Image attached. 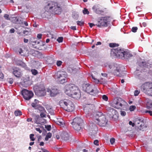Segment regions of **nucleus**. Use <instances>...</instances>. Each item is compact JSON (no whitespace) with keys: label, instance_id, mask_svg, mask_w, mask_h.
<instances>
[{"label":"nucleus","instance_id":"nucleus-43","mask_svg":"<svg viewBox=\"0 0 152 152\" xmlns=\"http://www.w3.org/2000/svg\"><path fill=\"white\" fill-rule=\"evenodd\" d=\"M102 99L105 101H107L108 100V97L106 95H104L102 96Z\"/></svg>","mask_w":152,"mask_h":152},{"label":"nucleus","instance_id":"nucleus-33","mask_svg":"<svg viewBox=\"0 0 152 152\" xmlns=\"http://www.w3.org/2000/svg\"><path fill=\"white\" fill-rule=\"evenodd\" d=\"M34 102L36 103H33L31 104V105L32 106V107L35 108H37V102H38V100H37L36 99H34Z\"/></svg>","mask_w":152,"mask_h":152},{"label":"nucleus","instance_id":"nucleus-42","mask_svg":"<svg viewBox=\"0 0 152 152\" xmlns=\"http://www.w3.org/2000/svg\"><path fill=\"white\" fill-rule=\"evenodd\" d=\"M34 135L33 134H31L30 135V138L31 140L32 141H34L35 140V139L34 138Z\"/></svg>","mask_w":152,"mask_h":152},{"label":"nucleus","instance_id":"nucleus-32","mask_svg":"<svg viewBox=\"0 0 152 152\" xmlns=\"http://www.w3.org/2000/svg\"><path fill=\"white\" fill-rule=\"evenodd\" d=\"M93 9L94 11L96 13L100 14L101 13V11L96 9V6H94L93 7Z\"/></svg>","mask_w":152,"mask_h":152},{"label":"nucleus","instance_id":"nucleus-13","mask_svg":"<svg viewBox=\"0 0 152 152\" xmlns=\"http://www.w3.org/2000/svg\"><path fill=\"white\" fill-rule=\"evenodd\" d=\"M107 17H102L98 21V23L96 24L98 27H101L102 26H107Z\"/></svg>","mask_w":152,"mask_h":152},{"label":"nucleus","instance_id":"nucleus-61","mask_svg":"<svg viewBox=\"0 0 152 152\" xmlns=\"http://www.w3.org/2000/svg\"><path fill=\"white\" fill-rule=\"evenodd\" d=\"M89 26L90 27L92 28L93 26L95 25L92 23H89Z\"/></svg>","mask_w":152,"mask_h":152},{"label":"nucleus","instance_id":"nucleus-31","mask_svg":"<svg viewBox=\"0 0 152 152\" xmlns=\"http://www.w3.org/2000/svg\"><path fill=\"white\" fill-rule=\"evenodd\" d=\"M52 136V134L51 133L49 132L47 134L45 138V140L46 141H47L49 139L51 138Z\"/></svg>","mask_w":152,"mask_h":152},{"label":"nucleus","instance_id":"nucleus-37","mask_svg":"<svg viewBox=\"0 0 152 152\" xmlns=\"http://www.w3.org/2000/svg\"><path fill=\"white\" fill-rule=\"evenodd\" d=\"M38 109L40 112H44V111H45L46 110L44 107L41 106H39L38 107Z\"/></svg>","mask_w":152,"mask_h":152},{"label":"nucleus","instance_id":"nucleus-62","mask_svg":"<svg viewBox=\"0 0 152 152\" xmlns=\"http://www.w3.org/2000/svg\"><path fill=\"white\" fill-rule=\"evenodd\" d=\"M101 75L104 77H107V75L106 73H102Z\"/></svg>","mask_w":152,"mask_h":152},{"label":"nucleus","instance_id":"nucleus-2","mask_svg":"<svg viewBox=\"0 0 152 152\" xmlns=\"http://www.w3.org/2000/svg\"><path fill=\"white\" fill-rule=\"evenodd\" d=\"M60 106L64 110L68 111H72L74 109L73 103L69 99H65L61 100L59 102Z\"/></svg>","mask_w":152,"mask_h":152},{"label":"nucleus","instance_id":"nucleus-12","mask_svg":"<svg viewBox=\"0 0 152 152\" xmlns=\"http://www.w3.org/2000/svg\"><path fill=\"white\" fill-rule=\"evenodd\" d=\"M23 98L26 100H28L33 96L34 94L31 91H28L26 89L23 90L21 92Z\"/></svg>","mask_w":152,"mask_h":152},{"label":"nucleus","instance_id":"nucleus-63","mask_svg":"<svg viewBox=\"0 0 152 152\" xmlns=\"http://www.w3.org/2000/svg\"><path fill=\"white\" fill-rule=\"evenodd\" d=\"M4 77L3 74L2 73H0V78L3 79Z\"/></svg>","mask_w":152,"mask_h":152},{"label":"nucleus","instance_id":"nucleus-27","mask_svg":"<svg viewBox=\"0 0 152 152\" xmlns=\"http://www.w3.org/2000/svg\"><path fill=\"white\" fill-rule=\"evenodd\" d=\"M31 42L33 45L39 44V42L37 39L33 38L31 39Z\"/></svg>","mask_w":152,"mask_h":152},{"label":"nucleus","instance_id":"nucleus-40","mask_svg":"<svg viewBox=\"0 0 152 152\" xmlns=\"http://www.w3.org/2000/svg\"><path fill=\"white\" fill-rule=\"evenodd\" d=\"M137 30V27H134L132 28L131 30L133 32H135Z\"/></svg>","mask_w":152,"mask_h":152},{"label":"nucleus","instance_id":"nucleus-54","mask_svg":"<svg viewBox=\"0 0 152 152\" xmlns=\"http://www.w3.org/2000/svg\"><path fill=\"white\" fill-rule=\"evenodd\" d=\"M4 17L6 19L8 20L10 19L9 18V15L8 14H5L4 15Z\"/></svg>","mask_w":152,"mask_h":152},{"label":"nucleus","instance_id":"nucleus-4","mask_svg":"<svg viewBox=\"0 0 152 152\" xmlns=\"http://www.w3.org/2000/svg\"><path fill=\"white\" fill-rule=\"evenodd\" d=\"M46 9H50L51 11L57 14H60L61 11V7L58 5L57 3L54 2H48Z\"/></svg>","mask_w":152,"mask_h":152},{"label":"nucleus","instance_id":"nucleus-47","mask_svg":"<svg viewBox=\"0 0 152 152\" xmlns=\"http://www.w3.org/2000/svg\"><path fill=\"white\" fill-rule=\"evenodd\" d=\"M140 91L137 90H135L134 92V95L135 96H137L140 93Z\"/></svg>","mask_w":152,"mask_h":152},{"label":"nucleus","instance_id":"nucleus-23","mask_svg":"<svg viewBox=\"0 0 152 152\" xmlns=\"http://www.w3.org/2000/svg\"><path fill=\"white\" fill-rule=\"evenodd\" d=\"M56 123L58 124L61 126H64L65 124L64 121L62 118H59L58 119Z\"/></svg>","mask_w":152,"mask_h":152},{"label":"nucleus","instance_id":"nucleus-16","mask_svg":"<svg viewBox=\"0 0 152 152\" xmlns=\"http://www.w3.org/2000/svg\"><path fill=\"white\" fill-rule=\"evenodd\" d=\"M47 6V3L44 9L45 11L44 12L42 13L41 15L42 17L43 18H48L49 16L50 15V12H51L50 9H46V7Z\"/></svg>","mask_w":152,"mask_h":152},{"label":"nucleus","instance_id":"nucleus-24","mask_svg":"<svg viewBox=\"0 0 152 152\" xmlns=\"http://www.w3.org/2000/svg\"><path fill=\"white\" fill-rule=\"evenodd\" d=\"M132 56V55L131 54L127 51H125L123 56V58H128Z\"/></svg>","mask_w":152,"mask_h":152},{"label":"nucleus","instance_id":"nucleus-49","mask_svg":"<svg viewBox=\"0 0 152 152\" xmlns=\"http://www.w3.org/2000/svg\"><path fill=\"white\" fill-rule=\"evenodd\" d=\"M94 143L96 145H99V141L97 140H95L94 142Z\"/></svg>","mask_w":152,"mask_h":152},{"label":"nucleus","instance_id":"nucleus-46","mask_svg":"<svg viewBox=\"0 0 152 152\" xmlns=\"http://www.w3.org/2000/svg\"><path fill=\"white\" fill-rule=\"evenodd\" d=\"M62 63V62L60 61H57L56 64L58 66H60Z\"/></svg>","mask_w":152,"mask_h":152},{"label":"nucleus","instance_id":"nucleus-39","mask_svg":"<svg viewBox=\"0 0 152 152\" xmlns=\"http://www.w3.org/2000/svg\"><path fill=\"white\" fill-rule=\"evenodd\" d=\"M63 39V38L62 37H59L57 39V41L59 43L61 42H62Z\"/></svg>","mask_w":152,"mask_h":152},{"label":"nucleus","instance_id":"nucleus-6","mask_svg":"<svg viewBox=\"0 0 152 152\" xmlns=\"http://www.w3.org/2000/svg\"><path fill=\"white\" fill-rule=\"evenodd\" d=\"M83 123V120L80 118L77 117L74 118L72 123L73 127L75 130H80Z\"/></svg>","mask_w":152,"mask_h":152},{"label":"nucleus","instance_id":"nucleus-26","mask_svg":"<svg viewBox=\"0 0 152 152\" xmlns=\"http://www.w3.org/2000/svg\"><path fill=\"white\" fill-rule=\"evenodd\" d=\"M140 65L142 67H146L148 68H149L151 67V66L149 65L148 63H147L146 62H142L140 64Z\"/></svg>","mask_w":152,"mask_h":152},{"label":"nucleus","instance_id":"nucleus-48","mask_svg":"<svg viewBox=\"0 0 152 152\" xmlns=\"http://www.w3.org/2000/svg\"><path fill=\"white\" fill-rule=\"evenodd\" d=\"M121 114L122 116H124L126 115V113L125 111L121 110Z\"/></svg>","mask_w":152,"mask_h":152},{"label":"nucleus","instance_id":"nucleus-36","mask_svg":"<svg viewBox=\"0 0 152 152\" xmlns=\"http://www.w3.org/2000/svg\"><path fill=\"white\" fill-rule=\"evenodd\" d=\"M83 12L84 14H88L89 13V11L86 8H84L83 10Z\"/></svg>","mask_w":152,"mask_h":152},{"label":"nucleus","instance_id":"nucleus-17","mask_svg":"<svg viewBox=\"0 0 152 152\" xmlns=\"http://www.w3.org/2000/svg\"><path fill=\"white\" fill-rule=\"evenodd\" d=\"M94 106L90 104H86L85 105L84 110L86 114H88L93 107Z\"/></svg>","mask_w":152,"mask_h":152},{"label":"nucleus","instance_id":"nucleus-8","mask_svg":"<svg viewBox=\"0 0 152 152\" xmlns=\"http://www.w3.org/2000/svg\"><path fill=\"white\" fill-rule=\"evenodd\" d=\"M125 52V50L124 49L118 48L113 49L112 50L111 53H113L115 54V56L123 59V57Z\"/></svg>","mask_w":152,"mask_h":152},{"label":"nucleus","instance_id":"nucleus-14","mask_svg":"<svg viewBox=\"0 0 152 152\" xmlns=\"http://www.w3.org/2000/svg\"><path fill=\"white\" fill-rule=\"evenodd\" d=\"M13 74L17 77H20L22 76V73L20 69L18 67H14L12 68Z\"/></svg>","mask_w":152,"mask_h":152},{"label":"nucleus","instance_id":"nucleus-9","mask_svg":"<svg viewBox=\"0 0 152 152\" xmlns=\"http://www.w3.org/2000/svg\"><path fill=\"white\" fill-rule=\"evenodd\" d=\"M83 89L84 91L93 96L96 95L97 93V91L93 89L92 86L89 84L84 85L83 86Z\"/></svg>","mask_w":152,"mask_h":152},{"label":"nucleus","instance_id":"nucleus-58","mask_svg":"<svg viewBox=\"0 0 152 152\" xmlns=\"http://www.w3.org/2000/svg\"><path fill=\"white\" fill-rule=\"evenodd\" d=\"M36 130L39 133H41L42 132V131L39 128H36Z\"/></svg>","mask_w":152,"mask_h":152},{"label":"nucleus","instance_id":"nucleus-7","mask_svg":"<svg viewBox=\"0 0 152 152\" xmlns=\"http://www.w3.org/2000/svg\"><path fill=\"white\" fill-rule=\"evenodd\" d=\"M109 67L113 71H114V73L115 75L120 77L122 76L121 74V67L119 65L112 64L109 65Z\"/></svg>","mask_w":152,"mask_h":152},{"label":"nucleus","instance_id":"nucleus-30","mask_svg":"<svg viewBox=\"0 0 152 152\" xmlns=\"http://www.w3.org/2000/svg\"><path fill=\"white\" fill-rule=\"evenodd\" d=\"M47 113L46 110L44 111V112H40V116L41 118H46V115Z\"/></svg>","mask_w":152,"mask_h":152},{"label":"nucleus","instance_id":"nucleus-55","mask_svg":"<svg viewBox=\"0 0 152 152\" xmlns=\"http://www.w3.org/2000/svg\"><path fill=\"white\" fill-rule=\"evenodd\" d=\"M8 82L10 84H12L13 83V79L12 78H10Z\"/></svg>","mask_w":152,"mask_h":152},{"label":"nucleus","instance_id":"nucleus-21","mask_svg":"<svg viewBox=\"0 0 152 152\" xmlns=\"http://www.w3.org/2000/svg\"><path fill=\"white\" fill-rule=\"evenodd\" d=\"M61 138L64 140H69V136L68 133L66 132H63L61 134Z\"/></svg>","mask_w":152,"mask_h":152},{"label":"nucleus","instance_id":"nucleus-1","mask_svg":"<svg viewBox=\"0 0 152 152\" xmlns=\"http://www.w3.org/2000/svg\"><path fill=\"white\" fill-rule=\"evenodd\" d=\"M64 92L67 95L76 99L80 98L81 96L80 90L72 84L66 85L65 87Z\"/></svg>","mask_w":152,"mask_h":152},{"label":"nucleus","instance_id":"nucleus-56","mask_svg":"<svg viewBox=\"0 0 152 152\" xmlns=\"http://www.w3.org/2000/svg\"><path fill=\"white\" fill-rule=\"evenodd\" d=\"M129 124L130 125H132V127L134 126V124L131 121H130L129 122Z\"/></svg>","mask_w":152,"mask_h":152},{"label":"nucleus","instance_id":"nucleus-51","mask_svg":"<svg viewBox=\"0 0 152 152\" xmlns=\"http://www.w3.org/2000/svg\"><path fill=\"white\" fill-rule=\"evenodd\" d=\"M110 141L112 144H113L115 142V139L114 138H111L110 140Z\"/></svg>","mask_w":152,"mask_h":152},{"label":"nucleus","instance_id":"nucleus-25","mask_svg":"<svg viewBox=\"0 0 152 152\" xmlns=\"http://www.w3.org/2000/svg\"><path fill=\"white\" fill-rule=\"evenodd\" d=\"M147 107L148 109L152 110V101L148 100L147 102Z\"/></svg>","mask_w":152,"mask_h":152},{"label":"nucleus","instance_id":"nucleus-29","mask_svg":"<svg viewBox=\"0 0 152 152\" xmlns=\"http://www.w3.org/2000/svg\"><path fill=\"white\" fill-rule=\"evenodd\" d=\"M66 77H61L60 78H57L58 79V80L59 81V82L61 83H63L65 82H66L67 81L66 79Z\"/></svg>","mask_w":152,"mask_h":152},{"label":"nucleus","instance_id":"nucleus-22","mask_svg":"<svg viewBox=\"0 0 152 152\" xmlns=\"http://www.w3.org/2000/svg\"><path fill=\"white\" fill-rule=\"evenodd\" d=\"M34 119H35V123L37 124H41L42 122L40 120L42 119L40 117L39 115H35L34 116Z\"/></svg>","mask_w":152,"mask_h":152},{"label":"nucleus","instance_id":"nucleus-41","mask_svg":"<svg viewBox=\"0 0 152 152\" xmlns=\"http://www.w3.org/2000/svg\"><path fill=\"white\" fill-rule=\"evenodd\" d=\"M136 108V107L135 106L132 105L130 107V110L131 111H133Z\"/></svg>","mask_w":152,"mask_h":152},{"label":"nucleus","instance_id":"nucleus-5","mask_svg":"<svg viewBox=\"0 0 152 152\" xmlns=\"http://www.w3.org/2000/svg\"><path fill=\"white\" fill-rule=\"evenodd\" d=\"M127 103L121 98H115L112 102L113 107L117 109H121Z\"/></svg>","mask_w":152,"mask_h":152},{"label":"nucleus","instance_id":"nucleus-20","mask_svg":"<svg viewBox=\"0 0 152 152\" xmlns=\"http://www.w3.org/2000/svg\"><path fill=\"white\" fill-rule=\"evenodd\" d=\"M56 75L57 78H60L61 77H67L66 73L65 72L61 71H58L57 72Z\"/></svg>","mask_w":152,"mask_h":152},{"label":"nucleus","instance_id":"nucleus-15","mask_svg":"<svg viewBox=\"0 0 152 152\" xmlns=\"http://www.w3.org/2000/svg\"><path fill=\"white\" fill-rule=\"evenodd\" d=\"M36 94L39 96H44L45 94V88L43 86L41 87H38L37 90L35 91Z\"/></svg>","mask_w":152,"mask_h":152},{"label":"nucleus","instance_id":"nucleus-38","mask_svg":"<svg viewBox=\"0 0 152 152\" xmlns=\"http://www.w3.org/2000/svg\"><path fill=\"white\" fill-rule=\"evenodd\" d=\"M32 74L34 75H36L38 73L37 71L35 69H32L31 70Z\"/></svg>","mask_w":152,"mask_h":152},{"label":"nucleus","instance_id":"nucleus-19","mask_svg":"<svg viewBox=\"0 0 152 152\" xmlns=\"http://www.w3.org/2000/svg\"><path fill=\"white\" fill-rule=\"evenodd\" d=\"M47 92L50 93V94L51 96H54L58 93V90L55 88H52L51 89H47Z\"/></svg>","mask_w":152,"mask_h":152},{"label":"nucleus","instance_id":"nucleus-52","mask_svg":"<svg viewBox=\"0 0 152 152\" xmlns=\"http://www.w3.org/2000/svg\"><path fill=\"white\" fill-rule=\"evenodd\" d=\"M30 32L27 31H24L23 33L26 35H28L30 34Z\"/></svg>","mask_w":152,"mask_h":152},{"label":"nucleus","instance_id":"nucleus-45","mask_svg":"<svg viewBox=\"0 0 152 152\" xmlns=\"http://www.w3.org/2000/svg\"><path fill=\"white\" fill-rule=\"evenodd\" d=\"M77 24L80 26H82L84 23L82 21H77Z\"/></svg>","mask_w":152,"mask_h":152},{"label":"nucleus","instance_id":"nucleus-3","mask_svg":"<svg viewBox=\"0 0 152 152\" xmlns=\"http://www.w3.org/2000/svg\"><path fill=\"white\" fill-rule=\"evenodd\" d=\"M94 122L101 126H104L107 123L105 116L102 113L97 112L96 113V118L94 119Z\"/></svg>","mask_w":152,"mask_h":152},{"label":"nucleus","instance_id":"nucleus-44","mask_svg":"<svg viewBox=\"0 0 152 152\" xmlns=\"http://www.w3.org/2000/svg\"><path fill=\"white\" fill-rule=\"evenodd\" d=\"M45 127L48 131H50L51 129V126L50 125H45Z\"/></svg>","mask_w":152,"mask_h":152},{"label":"nucleus","instance_id":"nucleus-53","mask_svg":"<svg viewBox=\"0 0 152 152\" xmlns=\"http://www.w3.org/2000/svg\"><path fill=\"white\" fill-rule=\"evenodd\" d=\"M145 113H148L150 115L152 116V112L150 110H146L145 112Z\"/></svg>","mask_w":152,"mask_h":152},{"label":"nucleus","instance_id":"nucleus-34","mask_svg":"<svg viewBox=\"0 0 152 152\" xmlns=\"http://www.w3.org/2000/svg\"><path fill=\"white\" fill-rule=\"evenodd\" d=\"M15 114L16 116H20L22 115V113L20 110H18L15 112Z\"/></svg>","mask_w":152,"mask_h":152},{"label":"nucleus","instance_id":"nucleus-59","mask_svg":"<svg viewBox=\"0 0 152 152\" xmlns=\"http://www.w3.org/2000/svg\"><path fill=\"white\" fill-rule=\"evenodd\" d=\"M15 30L14 28H12L10 31V32L11 33H14L15 32Z\"/></svg>","mask_w":152,"mask_h":152},{"label":"nucleus","instance_id":"nucleus-11","mask_svg":"<svg viewBox=\"0 0 152 152\" xmlns=\"http://www.w3.org/2000/svg\"><path fill=\"white\" fill-rule=\"evenodd\" d=\"M142 87L145 92L152 95V83H145L142 85Z\"/></svg>","mask_w":152,"mask_h":152},{"label":"nucleus","instance_id":"nucleus-28","mask_svg":"<svg viewBox=\"0 0 152 152\" xmlns=\"http://www.w3.org/2000/svg\"><path fill=\"white\" fill-rule=\"evenodd\" d=\"M16 64L18 66H20L24 68H26V65L25 64L21 61H17L16 62Z\"/></svg>","mask_w":152,"mask_h":152},{"label":"nucleus","instance_id":"nucleus-10","mask_svg":"<svg viewBox=\"0 0 152 152\" xmlns=\"http://www.w3.org/2000/svg\"><path fill=\"white\" fill-rule=\"evenodd\" d=\"M108 115L113 120H116L118 118V113L115 109L112 108H110L108 110Z\"/></svg>","mask_w":152,"mask_h":152},{"label":"nucleus","instance_id":"nucleus-18","mask_svg":"<svg viewBox=\"0 0 152 152\" xmlns=\"http://www.w3.org/2000/svg\"><path fill=\"white\" fill-rule=\"evenodd\" d=\"M138 129L140 130L144 131L146 130L147 126L142 122H137L136 124Z\"/></svg>","mask_w":152,"mask_h":152},{"label":"nucleus","instance_id":"nucleus-50","mask_svg":"<svg viewBox=\"0 0 152 152\" xmlns=\"http://www.w3.org/2000/svg\"><path fill=\"white\" fill-rule=\"evenodd\" d=\"M92 78L94 80V81L96 83H98L99 82V81L98 79H96L92 75Z\"/></svg>","mask_w":152,"mask_h":152},{"label":"nucleus","instance_id":"nucleus-57","mask_svg":"<svg viewBox=\"0 0 152 152\" xmlns=\"http://www.w3.org/2000/svg\"><path fill=\"white\" fill-rule=\"evenodd\" d=\"M42 34H37V38L38 39H40L41 38L42 36Z\"/></svg>","mask_w":152,"mask_h":152},{"label":"nucleus","instance_id":"nucleus-35","mask_svg":"<svg viewBox=\"0 0 152 152\" xmlns=\"http://www.w3.org/2000/svg\"><path fill=\"white\" fill-rule=\"evenodd\" d=\"M118 44L115 43H111L109 44V46L112 48L118 46Z\"/></svg>","mask_w":152,"mask_h":152},{"label":"nucleus","instance_id":"nucleus-60","mask_svg":"<svg viewBox=\"0 0 152 152\" xmlns=\"http://www.w3.org/2000/svg\"><path fill=\"white\" fill-rule=\"evenodd\" d=\"M70 28L71 29H72L73 30H76V27L75 26H71Z\"/></svg>","mask_w":152,"mask_h":152},{"label":"nucleus","instance_id":"nucleus-64","mask_svg":"<svg viewBox=\"0 0 152 152\" xmlns=\"http://www.w3.org/2000/svg\"><path fill=\"white\" fill-rule=\"evenodd\" d=\"M42 149L43 152H49L48 151H47L45 149Z\"/></svg>","mask_w":152,"mask_h":152}]
</instances>
